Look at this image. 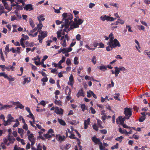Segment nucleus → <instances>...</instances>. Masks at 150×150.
<instances>
[{
	"label": "nucleus",
	"mask_w": 150,
	"mask_h": 150,
	"mask_svg": "<svg viewBox=\"0 0 150 150\" xmlns=\"http://www.w3.org/2000/svg\"><path fill=\"white\" fill-rule=\"evenodd\" d=\"M62 17L63 21H64V22H63L64 24L62 25L61 28L65 27V29H64V30L67 32L69 31V28L73 24L72 22L73 21L72 20L73 18L72 15L70 13H64L62 14Z\"/></svg>",
	"instance_id": "nucleus-1"
},
{
	"label": "nucleus",
	"mask_w": 150,
	"mask_h": 150,
	"mask_svg": "<svg viewBox=\"0 0 150 150\" xmlns=\"http://www.w3.org/2000/svg\"><path fill=\"white\" fill-rule=\"evenodd\" d=\"M77 18H79L78 17ZM74 21L76 22L75 23L74 22H72L73 23L72 26L71 25L70 27L68 29L69 31H70L74 28H78L79 27V25L81 24L83 21V20H82L81 19L78 18V19L77 20L76 18L74 19Z\"/></svg>",
	"instance_id": "nucleus-2"
},
{
	"label": "nucleus",
	"mask_w": 150,
	"mask_h": 150,
	"mask_svg": "<svg viewBox=\"0 0 150 150\" xmlns=\"http://www.w3.org/2000/svg\"><path fill=\"white\" fill-rule=\"evenodd\" d=\"M107 45H109L113 48H115L117 47H120L121 46L119 41L116 39L111 41H109L107 43Z\"/></svg>",
	"instance_id": "nucleus-3"
},
{
	"label": "nucleus",
	"mask_w": 150,
	"mask_h": 150,
	"mask_svg": "<svg viewBox=\"0 0 150 150\" xmlns=\"http://www.w3.org/2000/svg\"><path fill=\"white\" fill-rule=\"evenodd\" d=\"M39 34L38 35V40L39 42L41 43L42 42V40L47 35V33L45 31H42V30L39 31Z\"/></svg>",
	"instance_id": "nucleus-4"
},
{
	"label": "nucleus",
	"mask_w": 150,
	"mask_h": 150,
	"mask_svg": "<svg viewBox=\"0 0 150 150\" xmlns=\"http://www.w3.org/2000/svg\"><path fill=\"white\" fill-rule=\"evenodd\" d=\"M7 117L8 119L7 121H6L5 120H4V125L5 126L10 125L12 122H15L13 121L14 118L11 116V114H8Z\"/></svg>",
	"instance_id": "nucleus-5"
},
{
	"label": "nucleus",
	"mask_w": 150,
	"mask_h": 150,
	"mask_svg": "<svg viewBox=\"0 0 150 150\" xmlns=\"http://www.w3.org/2000/svg\"><path fill=\"white\" fill-rule=\"evenodd\" d=\"M132 109L130 108H125L124 114L126 116L130 117L132 115Z\"/></svg>",
	"instance_id": "nucleus-6"
},
{
	"label": "nucleus",
	"mask_w": 150,
	"mask_h": 150,
	"mask_svg": "<svg viewBox=\"0 0 150 150\" xmlns=\"http://www.w3.org/2000/svg\"><path fill=\"white\" fill-rule=\"evenodd\" d=\"M71 90L70 89L66 87L65 89V94L68 96L66 97V99L68 100H70L71 98L69 96V95L71 94Z\"/></svg>",
	"instance_id": "nucleus-7"
},
{
	"label": "nucleus",
	"mask_w": 150,
	"mask_h": 150,
	"mask_svg": "<svg viewBox=\"0 0 150 150\" xmlns=\"http://www.w3.org/2000/svg\"><path fill=\"white\" fill-rule=\"evenodd\" d=\"M33 5L31 4H28L25 5L23 7L24 9L26 11H30L33 9Z\"/></svg>",
	"instance_id": "nucleus-8"
},
{
	"label": "nucleus",
	"mask_w": 150,
	"mask_h": 150,
	"mask_svg": "<svg viewBox=\"0 0 150 150\" xmlns=\"http://www.w3.org/2000/svg\"><path fill=\"white\" fill-rule=\"evenodd\" d=\"M66 137L64 135L62 136L60 135L59 134L56 135V138L58 141H59L60 142L62 141H63L65 139Z\"/></svg>",
	"instance_id": "nucleus-9"
},
{
	"label": "nucleus",
	"mask_w": 150,
	"mask_h": 150,
	"mask_svg": "<svg viewBox=\"0 0 150 150\" xmlns=\"http://www.w3.org/2000/svg\"><path fill=\"white\" fill-rule=\"evenodd\" d=\"M66 39L67 41H68L69 40V36L67 34H66L65 35V39L63 40V41H62L61 42V45L63 47H66L67 46Z\"/></svg>",
	"instance_id": "nucleus-10"
},
{
	"label": "nucleus",
	"mask_w": 150,
	"mask_h": 150,
	"mask_svg": "<svg viewBox=\"0 0 150 150\" xmlns=\"http://www.w3.org/2000/svg\"><path fill=\"white\" fill-rule=\"evenodd\" d=\"M11 133L8 134L7 136V139L10 142V144H13L14 142L15 141L16 139L12 136H11Z\"/></svg>",
	"instance_id": "nucleus-11"
},
{
	"label": "nucleus",
	"mask_w": 150,
	"mask_h": 150,
	"mask_svg": "<svg viewBox=\"0 0 150 150\" xmlns=\"http://www.w3.org/2000/svg\"><path fill=\"white\" fill-rule=\"evenodd\" d=\"M54 112L57 114L62 115L63 113V110L62 108H59L57 107L55 108Z\"/></svg>",
	"instance_id": "nucleus-12"
},
{
	"label": "nucleus",
	"mask_w": 150,
	"mask_h": 150,
	"mask_svg": "<svg viewBox=\"0 0 150 150\" xmlns=\"http://www.w3.org/2000/svg\"><path fill=\"white\" fill-rule=\"evenodd\" d=\"M72 50V48L71 47H69V48H64L63 49H60V52H63V53H65L66 52H68L70 51H71ZM60 52H59V53Z\"/></svg>",
	"instance_id": "nucleus-13"
},
{
	"label": "nucleus",
	"mask_w": 150,
	"mask_h": 150,
	"mask_svg": "<svg viewBox=\"0 0 150 150\" xmlns=\"http://www.w3.org/2000/svg\"><path fill=\"white\" fill-rule=\"evenodd\" d=\"M92 139V141L96 144H99L101 142L100 139L95 136L93 137Z\"/></svg>",
	"instance_id": "nucleus-14"
},
{
	"label": "nucleus",
	"mask_w": 150,
	"mask_h": 150,
	"mask_svg": "<svg viewBox=\"0 0 150 150\" xmlns=\"http://www.w3.org/2000/svg\"><path fill=\"white\" fill-rule=\"evenodd\" d=\"M90 118H88L87 120H85L84 122V129H86L88 127V125L90 124Z\"/></svg>",
	"instance_id": "nucleus-15"
},
{
	"label": "nucleus",
	"mask_w": 150,
	"mask_h": 150,
	"mask_svg": "<svg viewBox=\"0 0 150 150\" xmlns=\"http://www.w3.org/2000/svg\"><path fill=\"white\" fill-rule=\"evenodd\" d=\"M69 81L70 83L68 82V84L70 85L71 86H72L74 84V79L73 76L72 74H71L69 78Z\"/></svg>",
	"instance_id": "nucleus-16"
},
{
	"label": "nucleus",
	"mask_w": 150,
	"mask_h": 150,
	"mask_svg": "<svg viewBox=\"0 0 150 150\" xmlns=\"http://www.w3.org/2000/svg\"><path fill=\"white\" fill-rule=\"evenodd\" d=\"M76 96L78 97H79L80 96H84V93L83 92V90L82 89H81L79 91L76 95Z\"/></svg>",
	"instance_id": "nucleus-17"
},
{
	"label": "nucleus",
	"mask_w": 150,
	"mask_h": 150,
	"mask_svg": "<svg viewBox=\"0 0 150 150\" xmlns=\"http://www.w3.org/2000/svg\"><path fill=\"white\" fill-rule=\"evenodd\" d=\"M28 138L29 140L30 141H35V139L34 138L33 134H31L30 135H28Z\"/></svg>",
	"instance_id": "nucleus-18"
},
{
	"label": "nucleus",
	"mask_w": 150,
	"mask_h": 150,
	"mask_svg": "<svg viewBox=\"0 0 150 150\" xmlns=\"http://www.w3.org/2000/svg\"><path fill=\"white\" fill-rule=\"evenodd\" d=\"M37 18L39 21V23H41V21H43L45 20L43 15H41L39 16Z\"/></svg>",
	"instance_id": "nucleus-19"
},
{
	"label": "nucleus",
	"mask_w": 150,
	"mask_h": 150,
	"mask_svg": "<svg viewBox=\"0 0 150 150\" xmlns=\"http://www.w3.org/2000/svg\"><path fill=\"white\" fill-rule=\"evenodd\" d=\"M119 120L118 121L117 120L116 122L118 123V122H120V124L122 125V124H124V121H125L123 118L122 117V116H120L119 117Z\"/></svg>",
	"instance_id": "nucleus-20"
},
{
	"label": "nucleus",
	"mask_w": 150,
	"mask_h": 150,
	"mask_svg": "<svg viewBox=\"0 0 150 150\" xmlns=\"http://www.w3.org/2000/svg\"><path fill=\"white\" fill-rule=\"evenodd\" d=\"M57 120L59 122L61 125L63 126H65L66 125L65 122L63 120L59 118H58Z\"/></svg>",
	"instance_id": "nucleus-21"
},
{
	"label": "nucleus",
	"mask_w": 150,
	"mask_h": 150,
	"mask_svg": "<svg viewBox=\"0 0 150 150\" xmlns=\"http://www.w3.org/2000/svg\"><path fill=\"white\" fill-rule=\"evenodd\" d=\"M116 18H114L112 17H110L109 16H107L106 20L107 21H113L116 19Z\"/></svg>",
	"instance_id": "nucleus-22"
},
{
	"label": "nucleus",
	"mask_w": 150,
	"mask_h": 150,
	"mask_svg": "<svg viewBox=\"0 0 150 150\" xmlns=\"http://www.w3.org/2000/svg\"><path fill=\"white\" fill-rule=\"evenodd\" d=\"M29 20L30 25L32 28H34L35 27V25L33 21V20L31 18H30Z\"/></svg>",
	"instance_id": "nucleus-23"
},
{
	"label": "nucleus",
	"mask_w": 150,
	"mask_h": 150,
	"mask_svg": "<svg viewBox=\"0 0 150 150\" xmlns=\"http://www.w3.org/2000/svg\"><path fill=\"white\" fill-rule=\"evenodd\" d=\"M4 6L5 7V8L8 10L9 11H10L12 9V7H9L8 6V4L7 3L4 4Z\"/></svg>",
	"instance_id": "nucleus-24"
},
{
	"label": "nucleus",
	"mask_w": 150,
	"mask_h": 150,
	"mask_svg": "<svg viewBox=\"0 0 150 150\" xmlns=\"http://www.w3.org/2000/svg\"><path fill=\"white\" fill-rule=\"evenodd\" d=\"M42 25L41 23H39V24H38L36 27L37 28V30L38 31L39 30H40L42 27Z\"/></svg>",
	"instance_id": "nucleus-25"
},
{
	"label": "nucleus",
	"mask_w": 150,
	"mask_h": 150,
	"mask_svg": "<svg viewBox=\"0 0 150 150\" xmlns=\"http://www.w3.org/2000/svg\"><path fill=\"white\" fill-rule=\"evenodd\" d=\"M124 138V137L122 136H121L120 137H117L115 139V140L116 141L120 142H121Z\"/></svg>",
	"instance_id": "nucleus-26"
},
{
	"label": "nucleus",
	"mask_w": 150,
	"mask_h": 150,
	"mask_svg": "<svg viewBox=\"0 0 150 150\" xmlns=\"http://www.w3.org/2000/svg\"><path fill=\"white\" fill-rule=\"evenodd\" d=\"M107 67L103 65L100 66L99 69L102 71H104L107 69Z\"/></svg>",
	"instance_id": "nucleus-27"
},
{
	"label": "nucleus",
	"mask_w": 150,
	"mask_h": 150,
	"mask_svg": "<svg viewBox=\"0 0 150 150\" xmlns=\"http://www.w3.org/2000/svg\"><path fill=\"white\" fill-rule=\"evenodd\" d=\"M23 8L22 6H21L17 4L16 6V9L15 11H17L19 10H21Z\"/></svg>",
	"instance_id": "nucleus-28"
},
{
	"label": "nucleus",
	"mask_w": 150,
	"mask_h": 150,
	"mask_svg": "<svg viewBox=\"0 0 150 150\" xmlns=\"http://www.w3.org/2000/svg\"><path fill=\"white\" fill-rule=\"evenodd\" d=\"M119 132L122 134H126L127 131L125 129L122 130L121 128H119Z\"/></svg>",
	"instance_id": "nucleus-29"
},
{
	"label": "nucleus",
	"mask_w": 150,
	"mask_h": 150,
	"mask_svg": "<svg viewBox=\"0 0 150 150\" xmlns=\"http://www.w3.org/2000/svg\"><path fill=\"white\" fill-rule=\"evenodd\" d=\"M4 109H7L12 107V105H4Z\"/></svg>",
	"instance_id": "nucleus-30"
},
{
	"label": "nucleus",
	"mask_w": 150,
	"mask_h": 150,
	"mask_svg": "<svg viewBox=\"0 0 150 150\" xmlns=\"http://www.w3.org/2000/svg\"><path fill=\"white\" fill-rule=\"evenodd\" d=\"M144 54L145 55H147L148 57L150 58V52L147 50L144 51Z\"/></svg>",
	"instance_id": "nucleus-31"
},
{
	"label": "nucleus",
	"mask_w": 150,
	"mask_h": 150,
	"mask_svg": "<svg viewBox=\"0 0 150 150\" xmlns=\"http://www.w3.org/2000/svg\"><path fill=\"white\" fill-rule=\"evenodd\" d=\"M108 46L106 47V50L108 51H110L113 48L110 45H108Z\"/></svg>",
	"instance_id": "nucleus-32"
},
{
	"label": "nucleus",
	"mask_w": 150,
	"mask_h": 150,
	"mask_svg": "<svg viewBox=\"0 0 150 150\" xmlns=\"http://www.w3.org/2000/svg\"><path fill=\"white\" fill-rule=\"evenodd\" d=\"M92 62L94 64H96V57L95 56H93L92 59L91 60Z\"/></svg>",
	"instance_id": "nucleus-33"
},
{
	"label": "nucleus",
	"mask_w": 150,
	"mask_h": 150,
	"mask_svg": "<svg viewBox=\"0 0 150 150\" xmlns=\"http://www.w3.org/2000/svg\"><path fill=\"white\" fill-rule=\"evenodd\" d=\"M109 37L110 38L109 41H111L114 39V37L113 36L112 33H111L109 35Z\"/></svg>",
	"instance_id": "nucleus-34"
},
{
	"label": "nucleus",
	"mask_w": 150,
	"mask_h": 150,
	"mask_svg": "<svg viewBox=\"0 0 150 150\" xmlns=\"http://www.w3.org/2000/svg\"><path fill=\"white\" fill-rule=\"evenodd\" d=\"M78 60V58L77 57H75L74 59V63L75 64L77 65L79 64Z\"/></svg>",
	"instance_id": "nucleus-35"
},
{
	"label": "nucleus",
	"mask_w": 150,
	"mask_h": 150,
	"mask_svg": "<svg viewBox=\"0 0 150 150\" xmlns=\"http://www.w3.org/2000/svg\"><path fill=\"white\" fill-rule=\"evenodd\" d=\"M99 148L100 150H105V147L103 146V145L102 143V142L100 143L99 144Z\"/></svg>",
	"instance_id": "nucleus-36"
},
{
	"label": "nucleus",
	"mask_w": 150,
	"mask_h": 150,
	"mask_svg": "<svg viewBox=\"0 0 150 150\" xmlns=\"http://www.w3.org/2000/svg\"><path fill=\"white\" fill-rule=\"evenodd\" d=\"M24 130L22 129L19 128L18 129V132L19 133L21 134V136L22 134H23Z\"/></svg>",
	"instance_id": "nucleus-37"
},
{
	"label": "nucleus",
	"mask_w": 150,
	"mask_h": 150,
	"mask_svg": "<svg viewBox=\"0 0 150 150\" xmlns=\"http://www.w3.org/2000/svg\"><path fill=\"white\" fill-rule=\"evenodd\" d=\"M138 28H139V30H142L143 31H144L145 28L144 26H143L142 25H138L137 26Z\"/></svg>",
	"instance_id": "nucleus-38"
},
{
	"label": "nucleus",
	"mask_w": 150,
	"mask_h": 150,
	"mask_svg": "<svg viewBox=\"0 0 150 150\" xmlns=\"http://www.w3.org/2000/svg\"><path fill=\"white\" fill-rule=\"evenodd\" d=\"M66 64L68 65H70L71 64V61L69 58H68L66 61Z\"/></svg>",
	"instance_id": "nucleus-39"
},
{
	"label": "nucleus",
	"mask_w": 150,
	"mask_h": 150,
	"mask_svg": "<svg viewBox=\"0 0 150 150\" xmlns=\"http://www.w3.org/2000/svg\"><path fill=\"white\" fill-rule=\"evenodd\" d=\"M44 137L47 139H49V138L52 137V136L50 135L49 134L47 133L44 135Z\"/></svg>",
	"instance_id": "nucleus-40"
},
{
	"label": "nucleus",
	"mask_w": 150,
	"mask_h": 150,
	"mask_svg": "<svg viewBox=\"0 0 150 150\" xmlns=\"http://www.w3.org/2000/svg\"><path fill=\"white\" fill-rule=\"evenodd\" d=\"M57 105H61V102L60 100H55L54 102Z\"/></svg>",
	"instance_id": "nucleus-41"
},
{
	"label": "nucleus",
	"mask_w": 150,
	"mask_h": 150,
	"mask_svg": "<svg viewBox=\"0 0 150 150\" xmlns=\"http://www.w3.org/2000/svg\"><path fill=\"white\" fill-rule=\"evenodd\" d=\"M8 140V139L6 138H4L3 140L4 143L6 144L7 146H8L10 144V143H7Z\"/></svg>",
	"instance_id": "nucleus-42"
},
{
	"label": "nucleus",
	"mask_w": 150,
	"mask_h": 150,
	"mask_svg": "<svg viewBox=\"0 0 150 150\" xmlns=\"http://www.w3.org/2000/svg\"><path fill=\"white\" fill-rule=\"evenodd\" d=\"M71 145L69 144H67L64 146V149H68L71 147Z\"/></svg>",
	"instance_id": "nucleus-43"
},
{
	"label": "nucleus",
	"mask_w": 150,
	"mask_h": 150,
	"mask_svg": "<svg viewBox=\"0 0 150 150\" xmlns=\"http://www.w3.org/2000/svg\"><path fill=\"white\" fill-rule=\"evenodd\" d=\"M97 121L98 125L99 126V127H100L103 128V127H102V126L101 125V122L100 120H98V119H97Z\"/></svg>",
	"instance_id": "nucleus-44"
},
{
	"label": "nucleus",
	"mask_w": 150,
	"mask_h": 150,
	"mask_svg": "<svg viewBox=\"0 0 150 150\" xmlns=\"http://www.w3.org/2000/svg\"><path fill=\"white\" fill-rule=\"evenodd\" d=\"M48 58V56H45L43 57V58L41 60V64H42L44 63V61L47 59Z\"/></svg>",
	"instance_id": "nucleus-45"
},
{
	"label": "nucleus",
	"mask_w": 150,
	"mask_h": 150,
	"mask_svg": "<svg viewBox=\"0 0 150 150\" xmlns=\"http://www.w3.org/2000/svg\"><path fill=\"white\" fill-rule=\"evenodd\" d=\"M145 119L146 117H145V116H141L139 119V121L140 122H142L145 120Z\"/></svg>",
	"instance_id": "nucleus-46"
},
{
	"label": "nucleus",
	"mask_w": 150,
	"mask_h": 150,
	"mask_svg": "<svg viewBox=\"0 0 150 150\" xmlns=\"http://www.w3.org/2000/svg\"><path fill=\"white\" fill-rule=\"evenodd\" d=\"M106 15H104L103 16H101L100 17V18L103 21H104L106 20Z\"/></svg>",
	"instance_id": "nucleus-47"
},
{
	"label": "nucleus",
	"mask_w": 150,
	"mask_h": 150,
	"mask_svg": "<svg viewBox=\"0 0 150 150\" xmlns=\"http://www.w3.org/2000/svg\"><path fill=\"white\" fill-rule=\"evenodd\" d=\"M19 125V122L18 119L16 120V123L13 126V127H15L18 126Z\"/></svg>",
	"instance_id": "nucleus-48"
},
{
	"label": "nucleus",
	"mask_w": 150,
	"mask_h": 150,
	"mask_svg": "<svg viewBox=\"0 0 150 150\" xmlns=\"http://www.w3.org/2000/svg\"><path fill=\"white\" fill-rule=\"evenodd\" d=\"M110 5L111 6H113L114 7H116L117 8H118V4H117L110 3Z\"/></svg>",
	"instance_id": "nucleus-49"
},
{
	"label": "nucleus",
	"mask_w": 150,
	"mask_h": 150,
	"mask_svg": "<svg viewBox=\"0 0 150 150\" xmlns=\"http://www.w3.org/2000/svg\"><path fill=\"white\" fill-rule=\"evenodd\" d=\"M7 79L9 81H13L15 80L11 76H10L9 77H8Z\"/></svg>",
	"instance_id": "nucleus-50"
},
{
	"label": "nucleus",
	"mask_w": 150,
	"mask_h": 150,
	"mask_svg": "<svg viewBox=\"0 0 150 150\" xmlns=\"http://www.w3.org/2000/svg\"><path fill=\"white\" fill-rule=\"evenodd\" d=\"M30 114L28 115V117H30L32 119H34V117L33 116V115L32 114V113H31V112H30V113H29Z\"/></svg>",
	"instance_id": "nucleus-51"
},
{
	"label": "nucleus",
	"mask_w": 150,
	"mask_h": 150,
	"mask_svg": "<svg viewBox=\"0 0 150 150\" xmlns=\"http://www.w3.org/2000/svg\"><path fill=\"white\" fill-rule=\"evenodd\" d=\"M119 21L120 22V23L121 24H123L124 23L125 21L122 20V19H121L120 17H119V18L118 19Z\"/></svg>",
	"instance_id": "nucleus-52"
},
{
	"label": "nucleus",
	"mask_w": 150,
	"mask_h": 150,
	"mask_svg": "<svg viewBox=\"0 0 150 150\" xmlns=\"http://www.w3.org/2000/svg\"><path fill=\"white\" fill-rule=\"evenodd\" d=\"M81 108L83 111H84L85 109L86 105L84 104H82L81 105Z\"/></svg>",
	"instance_id": "nucleus-53"
},
{
	"label": "nucleus",
	"mask_w": 150,
	"mask_h": 150,
	"mask_svg": "<svg viewBox=\"0 0 150 150\" xmlns=\"http://www.w3.org/2000/svg\"><path fill=\"white\" fill-rule=\"evenodd\" d=\"M76 39L77 40H80L81 39V35L79 34H78L76 36Z\"/></svg>",
	"instance_id": "nucleus-54"
},
{
	"label": "nucleus",
	"mask_w": 150,
	"mask_h": 150,
	"mask_svg": "<svg viewBox=\"0 0 150 150\" xmlns=\"http://www.w3.org/2000/svg\"><path fill=\"white\" fill-rule=\"evenodd\" d=\"M65 59H66V57H65L63 56L62 58V59L59 61V63H62L64 62L65 61Z\"/></svg>",
	"instance_id": "nucleus-55"
},
{
	"label": "nucleus",
	"mask_w": 150,
	"mask_h": 150,
	"mask_svg": "<svg viewBox=\"0 0 150 150\" xmlns=\"http://www.w3.org/2000/svg\"><path fill=\"white\" fill-rule=\"evenodd\" d=\"M92 78H93V77H91L89 76H88L87 75L86 76H85V79L86 80H92Z\"/></svg>",
	"instance_id": "nucleus-56"
},
{
	"label": "nucleus",
	"mask_w": 150,
	"mask_h": 150,
	"mask_svg": "<svg viewBox=\"0 0 150 150\" xmlns=\"http://www.w3.org/2000/svg\"><path fill=\"white\" fill-rule=\"evenodd\" d=\"M47 80L48 78L47 77L43 78L41 79V81H42L43 82H46L47 81Z\"/></svg>",
	"instance_id": "nucleus-57"
},
{
	"label": "nucleus",
	"mask_w": 150,
	"mask_h": 150,
	"mask_svg": "<svg viewBox=\"0 0 150 150\" xmlns=\"http://www.w3.org/2000/svg\"><path fill=\"white\" fill-rule=\"evenodd\" d=\"M93 128L96 131H97L98 130V127H97L96 124H94L93 125Z\"/></svg>",
	"instance_id": "nucleus-58"
},
{
	"label": "nucleus",
	"mask_w": 150,
	"mask_h": 150,
	"mask_svg": "<svg viewBox=\"0 0 150 150\" xmlns=\"http://www.w3.org/2000/svg\"><path fill=\"white\" fill-rule=\"evenodd\" d=\"M40 104H41L43 106L45 107V105L46 104L45 103V102L44 100H42L40 103L39 104H38V105H39Z\"/></svg>",
	"instance_id": "nucleus-59"
},
{
	"label": "nucleus",
	"mask_w": 150,
	"mask_h": 150,
	"mask_svg": "<svg viewBox=\"0 0 150 150\" xmlns=\"http://www.w3.org/2000/svg\"><path fill=\"white\" fill-rule=\"evenodd\" d=\"M89 92H90L92 94V95L93 96V97H94V98L96 99L97 98V96L96 95L93 93V92L90 91L89 90Z\"/></svg>",
	"instance_id": "nucleus-60"
},
{
	"label": "nucleus",
	"mask_w": 150,
	"mask_h": 150,
	"mask_svg": "<svg viewBox=\"0 0 150 150\" xmlns=\"http://www.w3.org/2000/svg\"><path fill=\"white\" fill-rule=\"evenodd\" d=\"M118 69L120 71H124L126 70L125 68L123 67H122L118 68Z\"/></svg>",
	"instance_id": "nucleus-61"
},
{
	"label": "nucleus",
	"mask_w": 150,
	"mask_h": 150,
	"mask_svg": "<svg viewBox=\"0 0 150 150\" xmlns=\"http://www.w3.org/2000/svg\"><path fill=\"white\" fill-rule=\"evenodd\" d=\"M57 37L59 38L61 36L62 33L59 31H57Z\"/></svg>",
	"instance_id": "nucleus-62"
},
{
	"label": "nucleus",
	"mask_w": 150,
	"mask_h": 150,
	"mask_svg": "<svg viewBox=\"0 0 150 150\" xmlns=\"http://www.w3.org/2000/svg\"><path fill=\"white\" fill-rule=\"evenodd\" d=\"M21 148L19 147H18L17 145H15L14 150H20Z\"/></svg>",
	"instance_id": "nucleus-63"
},
{
	"label": "nucleus",
	"mask_w": 150,
	"mask_h": 150,
	"mask_svg": "<svg viewBox=\"0 0 150 150\" xmlns=\"http://www.w3.org/2000/svg\"><path fill=\"white\" fill-rule=\"evenodd\" d=\"M36 150H42V147L40 144H39L38 145Z\"/></svg>",
	"instance_id": "nucleus-64"
}]
</instances>
